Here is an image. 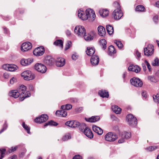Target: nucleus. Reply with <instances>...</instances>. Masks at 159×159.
Segmentation results:
<instances>
[{"label":"nucleus","mask_w":159,"mask_h":159,"mask_svg":"<svg viewBox=\"0 0 159 159\" xmlns=\"http://www.w3.org/2000/svg\"><path fill=\"white\" fill-rule=\"evenodd\" d=\"M26 86L24 85H21L19 87L17 90L20 95L23 96L22 98H20L21 101H23L25 98L30 97V95L29 92H26Z\"/></svg>","instance_id":"1"},{"label":"nucleus","mask_w":159,"mask_h":159,"mask_svg":"<svg viewBox=\"0 0 159 159\" xmlns=\"http://www.w3.org/2000/svg\"><path fill=\"white\" fill-rule=\"evenodd\" d=\"M21 76L26 80H31L34 78V74L29 70L24 71L21 74Z\"/></svg>","instance_id":"2"},{"label":"nucleus","mask_w":159,"mask_h":159,"mask_svg":"<svg viewBox=\"0 0 159 159\" xmlns=\"http://www.w3.org/2000/svg\"><path fill=\"white\" fill-rule=\"evenodd\" d=\"M126 119L129 125L133 126L136 125L137 123V119L132 114H129L128 115L126 116Z\"/></svg>","instance_id":"3"},{"label":"nucleus","mask_w":159,"mask_h":159,"mask_svg":"<svg viewBox=\"0 0 159 159\" xmlns=\"http://www.w3.org/2000/svg\"><path fill=\"white\" fill-rule=\"evenodd\" d=\"M74 31L77 35L80 36H83L86 32L84 28L81 26H76L75 28Z\"/></svg>","instance_id":"4"},{"label":"nucleus","mask_w":159,"mask_h":159,"mask_svg":"<svg viewBox=\"0 0 159 159\" xmlns=\"http://www.w3.org/2000/svg\"><path fill=\"white\" fill-rule=\"evenodd\" d=\"M130 82L132 85L137 87H141L143 85V82L138 78H133L130 79Z\"/></svg>","instance_id":"5"},{"label":"nucleus","mask_w":159,"mask_h":159,"mask_svg":"<svg viewBox=\"0 0 159 159\" xmlns=\"http://www.w3.org/2000/svg\"><path fill=\"white\" fill-rule=\"evenodd\" d=\"M86 15L87 17V19H89V20L93 21L95 19L96 15L94 11L91 9H88L85 11Z\"/></svg>","instance_id":"6"},{"label":"nucleus","mask_w":159,"mask_h":159,"mask_svg":"<svg viewBox=\"0 0 159 159\" xmlns=\"http://www.w3.org/2000/svg\"><path fill=\"white\" fill-rule=\"evenodd\" d=\"M35 69L38 72L42 73H45L47 70V68L45 66L41 63H37L35 66Z\"/></svg>","instance_id":"7"},{"label":"nucleus","mask_w":159,"mask_h":159,"mask_svg":"<svg viewBox=\"0 0 159 159\" xmlns=\"http://www.w3.org/2000/svg\"><path fill=\"white\" fill-rule=\"evenodd\" d=\"M153 46L152 44H149L146 48H144V54L149 56L152 55L154 52Z\"/></svg>","instance_id":"8"},{"label":"nucleus","mask_w":159,"mask_h":159,"mask_svg":"<svg viewBox=\"0 0 159 159\" xmlns=\"http://www.w3.org/2000/svg\"><path fill=\"white\" fill-rule=\"evenodd\" d=\"M112 16L115 19L119 20L123 16V13L120 8H116L112 13Z\"/></svg>","instance_id":"9"},{"label":"nucleus","mask_w":159,"mask_h":159,"mask_svg":"<svg viewBox=\"0 0 159 159\" xmlns=\"http://www.w3.org/2000/svg\"><path fill=\"white\" fill-rule=\"evenodd\" d=\"M48 119V116L46 114H43L35 119L34 121L37 123H41L46 121Z\"/></svg>","instance_id":"10"},{"label":"nucleus","mask_w":159,"mask_h":159,"mask_svg":"<svg viewBox=\"0 0 159 159\" xmlns=\"http://www.w3.org/2000/svg\"><path fill=\"white\" fill-rule=\"evenodd\" d=\"M44 48L43 46L40 47L35 48L33 51L34 54L36 56H40L43 55L44 52Z\"/></svg>","instance_id":"11"},{"label":"nucleus","mask_w":159,"mask_h":159,"mask_svg":"<svg viewBox=\"0 0 159 159\" xmlns=\"http://www.w3.org/2000/svg\"><path fill=\"white\" fill-rule=\"evenodd\" d=\"M32 47V45L30 43L27 42L23 43L21 47V50L22 51L25 52L30 50Z\"/></svg>","instance_id":"12"},{"label":"nucleus","mask_w":159,"mask_h":159,"mask_svg":"<svg viewBox=\"0 0 159 159\" xmlns=\"http://www.w3.org/2000/svg\"><path fill=\"white\" fill-rule=\"evenodd\" d=\"M80 123L76 121H69L66 122L65 125L70 127L74 128L78 127Z\"/></svg>","instance_id":"13"},{"label":"nucleus","mask_w":159,"mask_h":159,"mask_svg":"<svg viewBox=\"0 0 159 159\" xmlns=\"http://www.w3.org/2000/svg\"><path fill=\"white\" fill-rule=\"evenodd\" d=\"M43 61L46 64L51 66L53 64L54 60L51 56H48L45 58Z\"/></svg>","instance_id":"14"},{"label":"nucleus","mask_w":159,"mask_h":159,"mask_svg":"<svg viewBox=\"0 0 159 159\" xmlns=\"http://www.w3.org/2000/svg\"><path fill=\"white\" fill-rule=\"evenodd\" d=\"M99 58L97 56H93L90 59L91 64L93 66L98 65L99 62Z\"/></svg>","instance_id":"15"},{"label":"nucleus","mask_w":159,"mask_h":159,"mask_svg":"<svg viewBox=\"0 0 159 159\" xmlns=\"http://www.w3.org/2000/svg\"><path fill=\"white\" fill-rule=\"evenodd\" d=\"M128 70L129 71L138 73L140 71V68L137 66L131 65L129 67Z\"/></svg>","instance_id":"16"},{"label":"nucleus","mask_w":159,"mask_h":159,"mask_svg":"<svg viewBox=\"0 0 159 159\" xmlns=\"http://www.w3.org/2000/svg\"><path fill=\"white\" fill-rule=\"evenodd\" d=\"M98 34L101 36H104L106 34L105 28L102 25H99L98 28Z\"/></svg>","instance_id":"17"},{"label":"nucleus","mask_w":159,"mask_h":159,"mask_svg":"<svg viewBox=\"0 0 159 159\" xmlns=\"http://www.w3.org/2000/svg\"><path fill=\"white\" fill-rule=\"evenodd\" d=\"M98 94L100 97L102 98H108L109 96L108 92L104 89H101L99 90Z\"/></svg>","instance_id":"18"},{"label":"nucleus","mask_w":159,"mask_h":159,"mask_svg":"<svg viewBox=\"0 0 159 159\" xmlns=\"http://www.w3.org/2000/svg\"><path fill=\"white\" fill-rule=\"evenodd\" d=\"M84 133L87 137L92 139L93 137V135L91 130L88 128L86 127L84 130Z\"/></svg>","instance_id":"19"},{"label":"nucleus","mask_w":159,"mask_h":159,"mask_svg":"<svg viewBox=\"0 0 159 159\" xmlns=\"http://www.w3.org/2000/svg\"><path fill=\"white\" fill-rule=\"evenodd\" d=\"M65 60L63 58H58L56 61V65L57 66L61 67L64 65Z\"/></svg>","instance_id":"20"},{"label":"nucleus","mask_w":159,"mask_h":159,"mask_svg":"<svg viewBox=\"0 0 159 159\" xmlns=\"http://www.w3.org/2000/svg\"><path fill=\"white\" fill-rule=\"evenodd\" d=\"M33 61V60L31 59H22L20 61V64L23 66L30 65Z\"/></svg>","instance_id":"21"},{"label":"nucleus","mask_w":159,"mask_h":159,"mask_svg":"<svg viewBox=\"0 0 159 159\" xmlns=\"http://www.w3.org/2000/svg\"><path fill=\"white\" fill-rule=\"evenodd\" d=\"M93 129L94 132L97 133L99 135H101L103 133L102 129L95 125L93 126Z\"/></svg>","instance_id":"22"},{"label":"nucleus","mask_w":159,"mask_h":159,"mask_svg":"<svg viewBox=\"0 0 159 159\" xmlns=\"http://www.w3.org/2000/svg\"><path fill=\"white\" fill-rule=\"evenodd\" d=\"M56 115L59 117H65L67 115V112L65 110H58L56 112Z\"/></svg>","instance_id":"23"},{"label":"nucleus","mask_w":159,"mask_h":159,"mask_svg":"<svg viewBox=\"0 0 159 159\" xmlns=\"http://www.w3.org/2000/svg\"><path fill=\"white\" fill-rule=\"evenodd\" d=\"M86 53L88 56H91L93 55L95 52V49L94 48L88 47L87 48Z\"/></svg>","instance_id":"24"},{"label":"nucleus","mask_w":159,"mask_h":159,"mask_svg":"<svg viewBox=\"0 0 159 159\" xmlns=\"http://www.w3.org/2000/svg\"><path fill=\"white\" fill-rule=\"evenodd\" d=\"M100 119V117L98 116H93L89 118H85L86 120L90 122H94L99 120Z\"/></svg>","instance_id":"25"},{"label":"nucleus","mask_w":159,"mask_h":159,"mask_svg":"<svg viewBox=\"0 0 159 159\" xmlns=\"http://www.w3.org/2000/svg\"><path fill=\"white\" fill-rule=\"evenodd\" d=\"M9 95L15 98H18L20 94L19 92L17 90H13L9 93Z\"/></svg>","instance_id":"26"},{"label":"nucleus","mask_w":159,"mask_h":159,"mask_svg":"<svg viewBox=\"0 0 159 159\" xmlns=\"http://www.w3.org/2000/svg\"><path fill=\"white\" fill-rule=\"evenodd\" d=\"M78 17L83 20H86L87 19V17L85 14L84 12L82 11H78Z\"/></svg>","instance_id":"27"},{"label":"nucleus","mask_w":159,"mask_h":159,"mask_svg":"<svg viewBox=\"0 0 159 159\" xmlns=\"http://www.w3.org/2000/svg\"><path fill=\"white\" fill-rule=\"evenodd\" d=\"M109 11L105 9H101L99 10V12L100 15L102 17H106L108 15Z\"/></svg>","instance_id":"28"},{"label":"nucleus","mask_w":159,"mask_h":159,"mask_svg":"<svg viewBox=\"0 0 159 159\" xmlns=\"http://www.w3.org/2000/svg\"><path fill=\"white\" fill-rule=\"evenodd\" d=\"M84 39L86 41H90L93 40V34H84L83 36Z\"/></svg>","instance_id":"29"},{"label":"nucleus","mask_w":159,"mask_h":159,"mask_svg":"<svg viewBox=\"0 0 159 159\" xmlns=\"http://www.w3.org/2000/svg\"><path fill=\"white\" fill-rule=\"evenodd\" d=\"M113 111L116 114H120L121 112V109L117 106H113L111 107Z\"/></svg>","instance_id":"30"},{"label":"nucleus","mask_w":159,"mask_h":159,"mask_svg":"<svg viewBox=\"0 0 159 159\" xmlns=\"http://www.w3.org/2000/svg\"><path fill=\"white\" fill-rule=\"evenodd\" d=\"M99 43L101 48L103 49L106 48L107 42L105 39H102L99 41Z\"/></svg>","instance_id":"31"},{"label":"nucleus","mask_w":159,"mask_h":159,"mask_svg":"<svg viewBox=\"0 0 159 159\" xmlns=\"http://www.w3.org/2000/svg\"><path fill=\"white\" fill-rule=\"evenodd\" d=\"M118 138L116 134L112 132H110V142L114 141Z\"/></svg>","instance_id":"32"},{"label":"nucleus","mask_w":159,"mask_h":159,"mask_svg":"<svg viewBox=\"0 0 159 159\" xmlns=\"http://www.w3.org/2000/svg\"><path fill=\"white\" fill-rule=\"evenodd\" d=\"M54 44L56 45L59 46L62 48L63 47V42L61 39L57 40H56L54 43Z\"/></svg>","instance_id":"33"},{"label":"nucleus","mask_w":159,"mask_h":159,"mask_svg":"<svg viewBox=\"0 0 159 159\" xmlns=\"http://www.w3.org/2000/svg\"><path fill=\"white\" fill-rule=\"evenodd\" d=\"M58 125V124L57 122L54 121L52 120L49 121L46 123L44 125V126H46L48 125H52V126H57Z\"/></svg>","instance_id":"34"},{"label":"nucleus","mask_w":159,"mask_h":159,"mask_svg":"<svg viewBox=\"0 0 159 159\" xmlns=\"http://www.w3.org/2000/svg\"><path fill=\"white\" fill-rule=\"evenodd\" d=\"M17 68V67L15 65L9 64V67L8 71H16Z\"/></svg>","instance_id":"35"},{"label":"nucleus","mask_w":159,"mask_h":159,"mask_svg":"<svg viewBox=\"0 0 159 159\" xmlns=\"http://www.w3.org/2000/svg\"><path fill=\"white\" fill-rule=\"evenodd\" d=\"M122 135V137H124L126 139H128L131 136V133H130L126 132H123Z\"/></svg>","instance_id":"36"},{"label":"nucleus","mask_w":159,"mask_h":159,"mask_svg":"<svg viewBox=\"0 0 159 159\" xmlns=\"http://www.w3.org/2000/svg\"><path fill=\"white\" fill-rule=\"evenodd\" d=\"M136 10L138 11H145V8L142 5H138L136 7Z\"/></svg>","instance_id":"37"},{"label":"nucleus","mask_w":159,"mask_h":159,"mask_svg":"<svg viewBox=\"0 0 159 159\" xmlns=\"http://www.w3.org/2000/svg\"><path fill=\"white\" fill-rule=\"evenodd\" d=\"M153 100L155 102L159 103V93H157L156 95H153Z\"/></svg>","instance_id":"38"},{"label":"nucleus","mask_w":159,"mask_h":159,"mask_svg":"<svg viewBox=\"0 0 159 159\" xmlns=\"http://www.w3.org/2000/svg\"><path fill=\"white\" fill-rule=\"evenodd\" d=\"M114 43L116 44L119 48L121 49L123 48V45L121 41L119 40H115L114 41Z\"/></svg>","instance_id":"39"},{"label":"nucleus","mask_w":159,"mask_h":159,"mask_svg":"<svg viewBox=\"0 0 159 159\" xmlns=\"http://www.w3.org/2000/svg\"><path fill=\"white\" fill-rule=\"evenodd\" d=\"M152 65L154 66H157L159 65V60L157 58H156L152 63Z\"/></svg>","instance_id":"40"},{"label":"nucleus","mask_w":159,"mask_h":159,"mask_svg":"<svg viewBox=\"0 0 159 159\" xmlns=\"http://www.w3.org/2000/svg\"><path fill=\"white\" fill-rule=\"evenodd\" d=\"M22 126L23 128L27 130V132L28 134H30V128L27 126V125H25L24 122L23 123Z\"/></svg>","instance_id":"41"},{"label":"nucleus","mask_w":159,"mask_h":159,"mask_svg":"<svg viewBox=\"0 0 159 159\" xmlns=\"http://www.w3.org/2000/svg\"><path fill=\"white\" fill-rule=\"evenodd\" d=\"M5 151L4 149H0V159H2L4 157Z\"/></svg>","instance_id":"42"},{"label":"nucleus","mask_w":159,"mask_h":159,"mask_svg":"<svg viewBox=\"0 0 159 159\" xmlns=\"http://www.w3.org/2000/svg\"><path fill=\"white\" fill-rule=\"evenodd\" d=\"M18 147V146H16L15 147H12L11 148V149H9L8 152L9 153L14 152L16 150Z\"/></svg>","instance_id":"43"},{"label":"nucleus","mask_w":159,"mask_h":159,"mask_svg":"<svg viewBox=\"0 0 159 159\" xmlns=\"http://www.w3.org/2000/svg\"><path fill=\"white\" fill-rule=\"evenodd\" d=\"M71 42L70 41H68L66 44L65 50H66L68 49L71 46Z\"/></svg>","instance_id":"44"},{"label":"nucleus","mask_w":159,"mask_h":159,"mask_svg":"<svg viewBox=\"0 0 159 159\" xmlns=\"http://www.w3.org/2000/svg\"><path fill=\"white\" fill-rule=\"evenodd\" d=\"M116 52V49L112 45H110V54L115 53Z\"/></svg>","instance_id":"45"},{"label":"nucleus","mask_w":159,"mask_h":159,"mask_svg":"<svg viewBox=\"0 0 159 159\" xmlns=\"http://www.w3.org/2000/svg\"><path fill=\"white\" fill-rule=\"evenodd\" d=\"M113 6L114 7L117 8H120V6L119 4V2H114L113 4Z\"/></svg>","instance_id":"46"},{"label":"nucleus","mask_w":159,"mask_h":159,"mask_svg":"<svg viewBox=\"0 0 159 159\" xmlns=\"http://www.w3.org/2000/svg\"><path fill=\"white\" fill-rule=\"evenodd\" d=\"M70 138L71 136L70 135H66L63 137L62 138V140L64 141H65L69 139H70Z\"/></svg>","instance_id":"47"},{"label":"nucleus","mask_w":159,"mask_h":159,"mask_svg":"<svg viewBox=\"0 0 159 159\" xmlns=\"http://www.w3.org/2000/svg\"><path fill=\"white\" fill-rule=\"evenodd\" d=\"M10 64H5L3 65L2 66V68L6 70H8Z\"/></svg>","instance_id":"48"},{"label":"nucleus","mask_w":159,"mask_h":159,"mask_svg":"<svg viewBox=\"0 0 159 159\" xmlns=\"http://www.w3.org/2000/svg\"><path fill=\"white\" fill-rule=\"evenodd\" d=\"M125 138L124 137H122V135H121V138L118 141V142L119 143H124L125 141Z\"/></svg>","instance_id":"49"},{"label":"nucleus","mask_w":159,"mask_h":159,"mask_svg":"<svg viewBox=\"0 0 159 159\" xmlns=\"http://www.w3.org/2000/svg\"><path fill=\"white\" fill-rule=\"evenodd\" d=\"M7 126L6 124H5L3 125V128L0 131V134L2 133L7 129Z\"/></svg>","instance_id":"50"},{"label":"nucleus","mask_w":159,"mask_h":159,"mask_svg":"<svg viewBox=\"0 0 159 159\" xmlns=\"http://www.w3.org/2000/svg\"><path fill=\"white\" fill-rule=\"evenodd\" d=\"M82 110V107H77L75 109V111L76 112L78 113L81 112Z\"/></svg>","instance_id":"51"},{"label":"nucleus","mask_w":159,"mask_h":159,"mask_svg":"<svg viewBox=\"0 0 159 159\" xmlns=\"http://www.w3.org/2000/svg\"><path fill=\"white\" fill-rule=\"evenodd\" d=\"M148 80H150V81L152 82H155V78L153 76H149L148 77Z\"/></svg>","instance_id":"52"},{"label":"nucleus","mask_w":159,"mask_h":159,"mask_svg":"<svg viewBox=\"0 0 159 159\" xmlns=\"http://www.w3.org/2000/svg\"><path fill=\"white\" fill-rule=\"evenodd\" d=\"M66 110H70L72 108V106L70 104H67L66 105Z\"/></svg>","instance_id":"53"},{"label":"nucleus","mask_w":159,"mask_h":159,"mask_svg":"<svg viewBox=\"0 0 159 159\" xmlns=\"http://www.w3.org/2000/svg\"><path fill=\"white\" fill-rule=\"evenodd\" d=\"M145 64L147 66L149 70L150 71L151 70V66L149 64V63L147 61H145Z\"/></svg>","instance_id":"54"},{"label":"nucleus","mask_w":159,"mask_h":159,"mask_svg":"<svg viewBox=\"0 0 159 159\" xmlns=\"http://www.w3.org/2000/svg\"><path fill=\"white\" fill-rule=\"evenodd\" d=\"M105 140L109 141V133H107L105 136Z\"/></svg>","instance_id":"55"},{"label":"nucleus","mask_w":159,"mask_h":159,"mask_svg":"<svg viewBox=\"0 0 159 159\" xmlns=\"http://www.w3.org/2000/svg\"><path fill=\"white\" fill-rule=\"evenodd\" d=\"M78 58V56L76 54H73L72 56V58L73 60H75Z\"/></svg>","instance_id":"56"},{"label":"nucleus","mask_w":159,"mask_h":159,"mask_svg":"<svg viewBox=\"0 0 159 159\" xmlns=\"http://www.w3.org/2000/svg\"><path fill=\"white\" fill-rule=\"evenodd\" d=\"M111 118L113 121H117L118 120L117 118L115 116H114L113 115H111Z\"/></svg>","instance_id":"57"},{"label":"nucleus","mask_w":159,"mask_h":159,"mask_svg":"<svg viewBox=\"0 0 159 159\" xmlns=\"http://www.w3.org/2000/svg\"><path fill=\"white\" fill-rule=\"evenodd\" d=\"M82 157L79 155L75 156L73 158V159H81Z\"/></svg>","instance_id":"58"},{"label":"nucleus","mask_w":159,"mask_h":159,"mask_svg":"<svg viewBox=\"0 0 159 159\" xmlns=\"http://www.w3.org/2000/svg\"><path fill=\"white\" fill-rule=\"evenodd\" d=\"M15 81H16L15 79L13 77L10 80V83L11 84H14V83Z\"/></svg>","instance_id":"59"},{"label":"nucleus","mask_w":159,"mask_h":159,"mask_svg":"<svg viewBox=\"0 0 159 159\" xmlns=\"http://www.w3.org/2000/svg\"><path fill=\"white\" fill-rule=\"evenodd\" d=\"M110 28H111V30H110V35H111L113 33L114 29L113 27L112 26L110 25Z\"/></svg>","instance_id":"60"},{"label":"nucleus","mask_w":159,"mask_h":159,"mask_svg":"<svg viewBox=\"0 0 159 159\" xmlns=\"http://www.w3.org/2000/svg\"><path fill=\"white\" fill-rule=\"evenodd\" d=\"M142 96L143 97L145 98H146L147 97V95L146 94V93L145 91H143L142 93Z\"/></svg>","instance_id":"61"},{"label":"nucleus","mask_w":159,"mask_h":159,"mask_svg":"<svg viewBox=\"0 0 159 159\" xmlns=\"http://www.w3.org/2000/svg\"><path fill=\"white\" fill-rule=\"evenodd\" d=\"M157 148V147L156 146H150V148H152V151L156 149Z\"/></svg>","instance_id":"62"},{"label":"nucleus","mask_w":159,"mask_h":159,"mask_svg":"<svg viewBox=\"0 0 159 159\" xmlns=\"http://www.w3.org/2000/svg\"><path fill=\"white\" fill-rule=\"evenodd\" d=\"M136 55L138 57V58H139L140 57H141V54L138 51H136Z\"/></svg>","instance_id":"63"},{"label":"nucleus","mask_w":159,"mask_h":159,"mask_svg":"<svg viewBox=\"0 0 159 159\" xmlns=\"http://www.w3.org/2000/svg\"><path fill=\"white\" fill-rule=\"evenodd\" d=\"M9 159H17V157L16 155H14L13 156L9 157Z\"/></svg>","instance_id":"64"}]
</instances>
